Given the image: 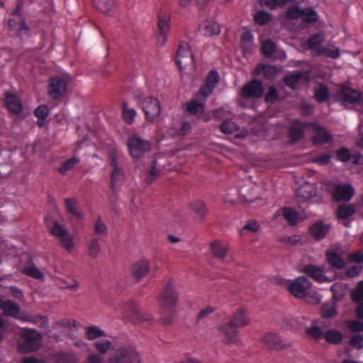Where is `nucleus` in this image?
<instances>
[{"label":"nucleus","instance_id":"obj_1","mask_svg":"<svg viewBox=\"0 0 363 363\" xmlns=\"http://www.w3.org/2000/svg\"><path fill=\"white\" fill-rule=\"evenodd\" d=\"M178 298L179 293L175 289L172 280H169L165 285L163 291L158 296V301L162 313V317L160 318L162 324L165 325L171 324Z\"/></svg>","mask_w":363,"mask_h":363},{"label":"nucleus","instance_id":"obj_2","mask_svg":"<svg viewBox=\"0 0 363 363\" xmlns=\"http://www.w3.org/2000/svg\"><path fill=\"white\" fill-rule=\"evenodd\" d=\"M42 335L35 329L25 328L18 342V350L21 354L36 352L41 345Z\"/></svg>","mask_w":363,"mask_h":363},{"label":"nucleus","instance_id":"obj_3","mask_svg":"<svg viewBox=\"0 0 363 363\" xmlns=\"http://www.w3.org/2000/svg\"><path fill=\"white\" fill-rule=\"evenodd\" d=\"M138 359V354L133 346H121L112 350L108 363H135Z\"/></svg>","mask_w":363,"mask_h":363},{"label":"nucleus","instance_id":"obj_4","mask_svg":"<svg viewBox=\"0 0 363 363\" xmlns=\"http://www.w3.org/2000/svg\"><path fill=\"white\" fill-rule=\"evenodd\" d=\"M137 103L141 106L145 116V120L149 123H154L160 115V104L159 101L152 96L135 97Z\"/></svg>","mask_w":363,"mask_h":363},{"label":"nucleus","instance_id":"obj_5","mask_svg":"<svg viewBox=\"0 0 363 363\" xmlns=\"http://www.w3.org/2000/svg\"><path fill=\"white\" fill-rule=\"evenodd\" d=\"M69 82V79L62 76L50 78L47 88L48 96L53 100L64 97L67 94Z\"/></svg>","mask_w":363,"mask_h":363},{"label":"nucleus","instance_id":"obj_6","mask_svg":"<svg viewBox=\"0 0 363 363\" xmlns=\"http://www.w3.org/2000/svg\"><path fill=\"white\" fill-rule=\"evenodd\" d=\"M50 234L58 238L61 246L67 252H71L75 247L74 237L72 235L65 226L55 220L52 227L50 230Z\"/></svg>","mask_w":363,"mask_h":363},{"label":"nucleus","instance_id":"obj_7","mask_svg":"<svg viewBox=\"0 0 363 363\" xmlns=\"http://www.w3.org/2000/svg\"><path fill=\"white\" fill-rule=\"evenodd\" d=\"M121 313L124 317L135 323L141 322L150 323L152 319L150 314L142 313L138 304L133 301L124 303L121 308Z\"/></svg>","mask_w":363,"mask_h":363},{"label":"nucleus","instance_id":"obj_8","mask_svg":"<svg viewBox=\"0 0 363 363\" xmlns=\"http://www.w3.org/2000/svg\"><path fill=\"white\" fill-rule=\"evenodd\" d=\"M127 146L130 156L139 159L151 149L150 143L142 139L137 135H130L127 140Z\"/></svg>","mask_w":363,"mask_h":363},{"label":"nucleus","instance_id":"obj_9","mask_svg":"<svg viewBox=\"0 0 363 363\" xmlns=\"http://www.w3.org/2000/svg\"><path fill=\"white\" fill-rule=\"evenodd\" d=\"M157 40L158 43L164 45L170 30L171 14L168 11L160 10L157 14Z\"/></svg>","mask_w":363,"mask_h":363},{"label":"nucleus","instance_id":"obj_10","mask_svg":"<svg viewBox=\"0 0 363 363\" xmlns=\"http://www.w3.org/2000/svg\"><path fill=\"white\" fill-rule=\"evenodd\" d=\"M332 199L335 202H348L354 195V189L350 184H334L330 191Z\"/></svg>","mask_w":363,"mask_h":363},{"label":"nucleus","instance_id":"obj_11","mask_svg":"<svg viewBox=\"0 0 363 363\" xmlns=\"http://www.w3.org/2000/svg\"><path fill=\"white\" fill-rule=\"evenodd\" d=\"M218 330L223 335L225 344L238 345L241 342L238 335V328L233 323V321L228 320L221 324Z\"/></svg>","mask_w":363,"mask_h":363},{"label":"nucleus","instance_id":"obj_12","mask_svg":"<svg viewBox=\"0 0 363 363\" xmlns=\"http://www.w3.org/2000/svg\"><path fill=\"white\" fill-rule=\"evenodd\" d=\"M264 88L262 82L256 79H251L245 84L240 90V96L245 99H258L264 93Z\"/></svg>","mask_w":363,"mask_h":363},{"label":"nucleus","instance_id":"obj_13","mask_svg":"<svg viewBox=\"0 0 363 363\" xmlns=\"http://www.w3.org/2000/svg\"><path fill=\"white\" fill-rule=\"evenodd\" d=\"M311 286V282L305 277H300L291 281L288 289L291 295L298 298H303L306 296Z\"/></svg>","mask_w":363,"mask_h":363},{"label":"nucleus","instance_id":"obj_14","mask_svg":"<svg viewBox=\"0 0 363 363\" xmlns=\"http://www.w3.org/2000/svg\"><path fill=\"white\" fill-rule=\"evenodd\" d=\"M175 61L179 69H184L186 66L194 63L193 55L187 43H180L176 53Z\"/></svg>","mask_w":363,"mask_h":363},{"label":"nucleus","instance_id":"obj_15","mask_svg":"<svg viewBox=\"0 0 363 363\" xmlns=\"http://www.w3.org/2000/svg\"><path fill=\"white\" fill-rule=\"evenodd\" d=\"M262 344L271 350H281L291 346L289 343L284 342L280 336L274 333H267L261 337Z\"/></svg>","mask_w":363,"mask_h":363},{"label":"nucleus","instance_id":"obj_16","mask_svg":"<svg viewBox=\"0 0 363 363\" xmlns=\"http://www.w3.org/2000/svg\"><path fill=\"white\" fill-rule=\"evenodd\" d=\"M310 125L308 122H303L299 120L293 121L289 130L290 141L296 143L302 139L304 128L309 127Z\"/></svg>","mask_w":363,"mask_h":363},{"label":"nucleus","instance_id":"obj_17","mask_svg":"<svg viewBox=\"0 0 363 363\" xmlns=\"http://www.w3.org/2000/svg\"><path fill=\"white\" fill-rule=\"evenodd\" d=\"M4 103L8 111L13 115H18L23 111L21 100L16 94H5Z\"/></svg>","mask_w":363,"mask_h":363},{"label":"nucleus","instance_id":"obj_18","mask_svg":"<svg viewBox=\"0 0 363 363\" xmlns=\"http://www.w3.org/2000/svg\"><path fill=\"white\" fill-rule=\"evenodd\" d=\"M189 209L196 220L200 223L204 221L207 208L203 201L200 200L192 201L189 205Z\"/></svg>","mask_w":363,"mask_h":363},{"label":"nucleus","instance_id":"obj_19","mask_svg":"<svg viewBox=\"0 0 363 363\" xmlns=\"http://www.w3.org/2000/svg\"><path fill=\"white\" fill-rule=\"evenodd\" d=\"M303 273L313 279L315 281L323 283L327 279L323 272V267L315 264H306L303 269Z\"/></svg>","mask_w":363,"mask_h":363},{"label":"nucleus","instance_id":"obj_20","mask_svg":"<svg viewBox=\"0 0 363 363\" xmlns=\"http://www.w3.org/2000/svg\"><path fill=\"white\" fill-rule=\"evenodd\" d=\"M111 165L113 169L111 176L110 186L113 193H116L117 189L121 186V182L124 178V174L123 170L117 166V162L116 159H113L111 161Z\"/></svg>","mask_w":363,"mask_h":363},{"label":"nucleus","instance_id":"obj_21","mask_svg":"<svg viewBox=\"0 0 363 363\" xmlns=\"http://www.w3.org/2000/svg\"><path fill=\"white\" fill-rule=\"evenodd\" d=\"M330 226L319 220L313 224L309 228L311 235L316 240H320L325 238L329 232Z\"/></svg>","mask_w":363,"mask_h":363},{"label":"nucleus","instance_id":"obj_22","mask_svg":"<svg viewBox=\"0 0 363 363\" xmlns=\"http://www.w3.org/2000/svg\"><path fill=\"white\" fill-rule=\"evenodd\" d=\"M149 270L150 262L146 259L138 261L131 268L132 275L137 281H140L147 274Z\"/></svg>","mask_w":363,"mask_h":363},{"label":"nucleus","instance_id":"obj_23","mask_svg":"<svg viewBox=\"0 0 363 363\" xmlns=\"http://www.w3.org/2000/svg\"><path fill=\"white\" fill-rule=\"evenodd\" d=\"M333 140V135L330 134L325 128L318 125L315 129V133L312 137L313 144L323 145L330 143Z\"/></svg>","mask_w":363,"mask_h":363},{"label":"nucleus","instance_id":"obj_24","mask_svg":"<svg viewBox=\"0 0 363 363\" xmlns=\"http://www.w3.org/2000/svg\"><path fill=\"white\" fill-rule=\"evenodd\" d=\"M326 259L331 267L341 269L345 267V262L341 255L334 250H328L325 252Z\"/></svg>","mask_w":363,"mask_h":363},{"label":"nucleus","instance_id":"obj_25","mask_svg":"<svg viewBox=\"0 0 363 363\" xmlns=\"http://www.w3.org/2000/svg\"><path fill=\"white\" fill-rule=\"evenodd\" d=\"M0 309L3 310L4 314L9 317H16L21 311L18 303L10 301H4L0 298Z\"/></svg>","mask_w":363,"mask_h":363},{"label":"nucleus","instance_id":"obj_26","mask_svg":"<svg viewBox=\"0 0 363 363\" xmlns=\"http://www.w3.org/2000/svg\"><path fill=\"white\" fill-rule=\"evenodd\" d=\"M342 99L350 104H357L362 101V94L350 87H343L340 91Z\"/></svg>","mask_w":363,"mask_h":363},{"label":"nucleus","instance_id":"obj_27","mask_svg":"<svg viewBox=\"0 0 363 363\" xmlns=\"http://www.w3.org/2000/svg\"><path fill=\"white\" fill-rule=\"evenodd\" d=\"M164 171L162 165L159 164L157 160L152 161L150 169L147 171V175L145 177V182L147 184H151L155 182L159 176H160Z\"/></svg>","mask_w":363,"mask_h":363},{"label":"nucleus","instance_id":"obj_28","mask_svg":"<svg viewBox=\"0 0 363 363\" xmlns=\"http://www.w3.org/2000/svg\"><path fill=\"white\" fill-rule=\"evenodd\" d=\"M200 30L203 35L210 37L218 35L220 33V28L217 22L208 20L201 25Z\"/></svg>","mask_w":363,"mask_h":363},{"label":"nucleus","instance_id":"obj_29","mask_svg":"<svg viewBox=\"0 0 363 363\" xmlns=\"http://www.w3.org/2000/svg\"><path fill=\"white\" fill-rule=\"evenodd\" d=\"M228 320L233 321V323L238 328L243 327L250 323V319L246 315V311L242 307L235 311Z\"/></svg>","mask_w":363,"mask_h":363},{"label":"nucleus","instance_id":"obj_30","mask_svg":"<svg viewBox=\"0 0 363 363\" xmlns=\"http://www.w3.org/2000/svg\"><path fill=\"white\" fill-rule=\"evenodd\" d=\"M277 69L276 67L269 65H258L255 69L253 75L257 76L263 74L266 79H274L277 74Z\"/></svg>","mask_w":363,"mask_h":363},{"label":"nucleus","instance_id":"obj_31","mask_svg":"<svg viewBox=\"0 0 363 363\" xmlns=\"http://www.w3.org/2000/svg\"><path fill=\"white\" fill-rule=\"evenodd\" d=\"M307 78V74L301 71H296L293 74H288L284 77V82L286 86L294 89L301 79Z\"/></svg>","mask_w":363,"mask_h":363},{"label":"nucleus","instance_id":"obj_32","mask_svg":"<svg viewBox=\"0 0 363 363\" xmlns=\"http://www.w3.org/2000/svg\"><path fill=\"white\" fill-rule=\"evenodd\" d=\"M253 35L250 31L244 32L240 38V47L244 55L250 54L252 48Z\"/></svg>","mask_w":363,"mask_h":363},{"label":"nucleus","instance_id":"obj_33","mask_svg":"<svg viewBox=\"0 0 363 363\" xmlns=\"http://www.w3.org/2000/svg\"><path fill=\"white\" fill-rule=\"evenodd\" d=\"M323 338L329 344L338 345L342 342L343 335L340 331L330 329L324 333Z\"/></svg>","mask_w":363,"mask_h":363},{"label":"nucleus","instance_id":"obj_34","mask_svg":"<svg viewBox=\"0 0 363 363\" xmlns=\"http://www.w3.org/2000/svg\"><path fill=\"white\" fill-rule=\"evenodd\" d=\"M355 213V207L351 203H344L338 206L337 217L339 219H345L353 216Z\"/></svg>","mask_w":363,"mask_h":363},{"label":"nucleus","instance_id":"obj_35","mask_svg":"<svg viewBox=\"0 0 363 363\" xmlns=\"http://www.w3.org/2000/svg\"><path fill=\"white\" fill-rule=\"evenodd\" d=\"M65 206L67 212L72 215L75 218L78 220L83 218L82 213L80 210H79L75 199H66Z\"/></svg>","mask_w":363,"mask_h":363},{"label":"nucleus","instance_id":"obj_36","mask_svg":"<svg viewBox=\"0 0 363 363\" xmlns=\"http://www.w3.org/2000/svg\"><path fill=\"white\" fill-rule=\"evenodd\" d=\"M228 247L218 240L214 241L211 245V250L214 256L219 259H223L227 254Z\"/></svg>","mask_w":363,"mask_h":363},{"label":"nucleus","instance_id":"obj_37","mask_svg":"<svg viewBox=\"0 0 363 363\" xmlns=\"http://www.w3.org/2000/svg\"><path fill=\"white\" fill-rule=\"evenodd\" d=\"M122 106V116L123 121L127 124H132L134 122L136 111L133 108H129L127 102H123L121 104Z\"/></svg>","mask_w":363,"mask_h":363},{"label":"nucleus","instance_id":"obj_38","mask_svg":"<svg viewBox=\"0 0 363 363\" xmlns=\"http://www.w3.org/2000/svg\"><path fill=\"white\" fill-rule=\"evenodd\" d=\"M205 105L203 103H200L196 101H191L186 103V111L194 115H201L204 111Z\"/></svg>","mask_w":363,"mask_h":363},{"label":"nucleus","instance_id":"obj_39","mask_svg":"<svg viewBox=\"0 0 363 363\" xmlns=\"http://www.w3.org/2000/svg\"><path fill=\"white\" fill-rule=\"evenodd\" d=\"M100 252L99 238L93 237L88 245V255L92 259H96Z\"/></svg>","mask_w":363,"mask_h":363},{"label":"nucleus","instance_id":"obj_40","mask_svg":"<svg viewBox=\"0 0 363 363\" xmlns=\"http://www.w3.org/2000/svg\"><path fill=\"white\" fill-rule=\"evenodd\" d=\"M21 272L23 274L38 280H43L45 277L44 274L37 268L34 263L23 267Z\"/></svg>","mask_w":363,"mask_h":363},{"label":"nucleus","instance_id":"obj_41","mask_svg":"<svg viewBox=\"0 0 363 363\" xmlns=\"http://www.w3.org/2000/svg\"><path fill=\"white\" fill-rule=\"evenodd\" d=\"M106 333L96 325H90L85 328V336L89 340L105 336Z\"/></svg>","mask_w":363,"mask_h":363},{"label":"nucleus","instance_id":"obj_42","mask_svg":"<svg viewBox=\"0 0 363 363\" xmlns=\"http://www.w3.org/2000/svg\"><path fill=\"white\" fill-rule=\"evenodd\" d=\"M94 6L102 13H107L113 6L114 0H92Z\"/></svg>","mask_w":363,"mask_h":363},{"label":"nucleus","instance_id":"obj_43","mask_svg":"<svg viewBox=\"0 0 363 363\" xmlns=\"http://www.w3.org/2000/svg\"><path fill=\"white\" fill-rule=\"evenodd\" d=\"M302 21L307 23H313L318 21V13L313 8H305L302 9Z\"/></svg>","mask_w":363,"mask_h":363},{"label":"nucleus","instance_id":"obj_44","mask_svg":"<svg viewBox=\"0 0 363 363\" xmlns=\"http://www.w3.org/2000/svg\"><path fill=\"white\" fill-rule=\"evenodd\" d=\"M79 162V160L76 157H72L65 160L61 167L57 169V171L65 175L67 172L73 169L74 167Z\"/></svg>","mask_w":363,"mask_h":363},{"label":"nucleus","instance_id":"obj_45","mask_svg":"<svg viewBox=\"0 0 363 363\" xmlns=\"http://www.w3.org/2000/svg\"><path fill=\"white\" fill-rule=\"evenodd\" d=\"M325 35L322 33H317L310 36L308 39L307 45L310 50L318 48V46L324 41Z\"/></svg>","mask_w":363,"mask_h":363},{"label":"nucleus","instance_id":"obj_46","mask_svg":"<svg viewBox=\"0 0 363 363\" xmlns=\"http://www.w3.org/2000/svg\"><path fill=\"white\" fill-rule=\"evenodd\" d=\"M315 98L319 103L328 101L329 98V90L328 87L323 84H320L315 90Z\"/></svg>","mask_w":363,"mask_h":363},{"label":"nucleus","instance_id":"obj_47","mask_svg":"<svg viewBox=\"0 0 363 363\" xmlns=\"http://www.w3.org/2000/svg\"><path fill=\"white\" fill-rule=\"evenodd\" d=\"M316 55L318 56L325 55L332 59H336L340 56V50L337 48H318Z\"/></svg>","mask_w":363,"mask_h":363},{"label":"nucleus","instance_id":"obj_48","mask_svg":"<svg viewBox=\"0 0 363 363\" xmlns=\"http://www.w3.org/2000/svg\"><path fill=\"white\" fill-rule=\"evenodd\" d=\"M324 333L319 326L315 325L308 328L306 330V335L315 340H319L323 338Z\"/></svg>","mask_w":363,"mask_h":363},{"label":"nucleus","instance_id":"obj_49","mask_svg":"<svg viewBox=\"0 0 363 363\" xmlns=\"http://www.w3.org/2000/svg\"><path fill=\"white\" fill-rule=\"evenodd\" d=\"M56 363H77L75 357L68 352H58L55 355Z\"/></svg>","mask_w":363,"mask_h":363},{"label":"nucleus","instance_id":"obj_50","mask_svg":"<svg viewBox=\"0 0 363 363\" xmlns=\"http://www.w3.org/2000/svg\"><path fill=\"white\" fill-rule=\"evenodd\" d=\"M220 129L225 134H233L238 130V127L232 120L226 119L220 124Z\"/></svg>","mask_w":363,"mask_h":363},{"label":"nucleus","instance_id":"obj_51","mask_svg":"<svg viewBox=\"0 0 363 363\" xmlns=\"http://www.w3.org/2000/svg\"><path fill=\"white\" fill-rule=\"evenodd\" d=\"M282 213L284 218L291 225H295L297 223V213L290 207L282 208Z\"/></svg>","mask_w":363,"mask_h":363},{"label":"nucleus","instance_id":"obj_52","mask_svg":"<svg viewBox=\"0 0 363 363\" xmlns=\"http://www.w3.org/2000/svg\"><path fill=\"white\" fill-rule=\"evenodd\" d=\"M321 316L325 318H331L337 315L335 303H325L322 306Z\"/></svg>","mask_w":363,"mask_h":363},{"label":"nucleus","instance_id":"obj_53","mask_svg":"<svg viewBox=\"0 0 363 363\" xmlns=\"http://www.w3.org/2000/svg\"><path fill=\"white\" fill-rule=\"evenodd\" d=\"M271 20V15L264 11H259L254 15V21L255 23L260 26L267 24Z\"/></svg>","mask_w":363,"mask_h":363},{"label":"nucleus","instance_id":"obj_54","mask_svg":"<svg viewBox=\"0 0 363 363\" xmlns=\"http://www.w3.org/2000/svg\"><path fill=\"white\" fill-rule=\"evenodd\" d=\"M336 158L341 162H347L352 158L350 150L345 147H342L336 150Z\"/></svg>","mask_w":363,"mask_h":363},{"label":"nucleus","instance_id":"obj_55","mask_svg":"<svg viewBox=\"0 0 363 363\" xmlns=\"http://www.w3.org/2000/svg\"><path fill=\"white\" fill-rule=\"evenodd\" d=\"M351 297L355 303L363 302V280L360 281L352 291Z\"/></svg>","mask_w":363,"mask_h":363},{"label":"nucleus","instance_id":"obj_56","mask_svg":"<svg viewBox=\"0 0 363 363\" xmlns=\"http://www.w3.org/2000/svg\"><path fill=\"white\" fill-rule=\"evenodd\" d=\"M94 345L100 354H104L111 349L112 343L108 340H96Z\"/></svg>","mask_w":363,"mask_h":363},{"label":"nucleus","instance_id":"obj_57","mask_svg":"<svg viewBox=\"0 0 363 363\" xmlns=\"http://www.w3.org/2000/svg\"><path fill=\"white\" fill-rule=\"evenodd\" d=\"M27 320L40 328H45L48 325V318L42 315H30Z\"/></svg>","mask_w":363,"mask_h":363},{"label":"nucleus","instance_id":"obj_58","mask_svg":"<svg viewBox=\"0 0 363 363\" xmlns=\"http://www.w3.org/2000/svg\"><path fill=\"white\" fill-rule=\"evenodd\" d=\"M261 50L264 56L271 57L274 53L275 45L272 40H267L262 43Z\"/></svg>","mask_w":363,"mask_h":363},{"label":"nucleus","instance_id":"obj_59","mask_svg":"<svg viewBox=\"0 0 363 363\" xmlns=\"http://www.w3.org/2000/svg\"><path fill=\"white\" fill-rule=\"evenodd\" d=\"M333 298L335 301H340L344 295L343 286L340 283H335L330 286Z\"/></svg>","mask_w":363,"mask_h":363},{"label":"nucleus","instance_id":"obj_60","mask_svg":"<svg viewBox=\"0 0 363 363\" xmlns=\"http://www.w3.org/2000/svg\"><path fill=\"white\" fill-rule=\"evenodd\" d=\"M94 232L96 234H98L101 237L103 235H107L108 228L100 217H99L95 222Z\"/></svg>","mask_w":363,"mask_h":363},{"label":"nucleus","instance_id":"obj_61","mask_svg":"<svg viewBox=\"0 0 363 363\" xmlns=\"http://www.w3.org/2000/svg\"><path fill=\"white\" fill-rule=\"evenodd\" d=\"M220 79L219 74L217 71L211 70L206 76L205 83L209 84L215 89Z\"/></svg>","mask_w":363,"mask_h":363},{"label":"nucleus","instance_id":"obj_62","mask_svg":"<svg viewBox=\"0 0 363 363\" xmlns=\"http://www.w3.org/2000/svg\"><path fill=\"white\" fill-rule=\"evenodd\" d=\"M279 94L274 86H270L264 96V101L267 104H272L278 100Z\"/></svg>","mask_w":363,"mask_h":363},{"label":"nucleus","instance_id":"obj_63","mask_svg":"<svg viewBox=\"0 0 363 363\" xmlns=\"http://www.w3.org/2000/svg\"><path fill=\"white\" fill-rule=\"evenodd\" d=\"M350 344L355 349L360 350L363 348V334H357L351 337Z\"/></svg>","mask_w":363,"mask_h":363},{"label":"nucleus","instance_id":"obj_64","mask_svg":"<svg viewBox=\"0 0 363 363\" xmlns=\"http://www.w3.org/2000/svg\"><path fill=\"white\" fill-rule=\"evenodd\" d=\"M347 259L350 263H356L360 265V264L363 263V252L358 250L350 253L347 256Z\"/></svg>","mask_w":363,"mask_h":363}]
</instances>
